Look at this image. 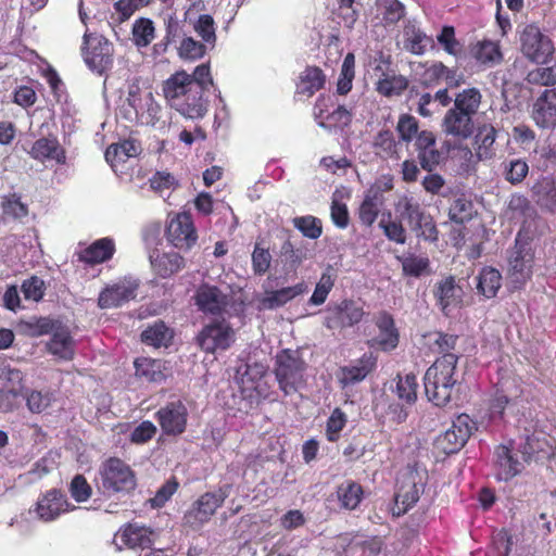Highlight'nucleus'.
Segmentation results:
<instances>
[{"label": "nucleus", "instance_id": "29", "mask_svg": "<svg viewBox=\"0 0 556 556\" xmlns=\"http://www.w3.org/2000/svg\"><path fill=\"white\" fill-rule=\"evenodd\" d=\"M497 130L491 124H483L478 127L472 147L478 161L491 160L495 156Z\"/></svg>", "mask_w": 556, "mask_h": 556}, {"label": "nucleus", "instance_id": "53", "mask_svg": "<svg viewBox=\"0 0 556 556\" xmlns=\"http://www.w3.org/2000/svg\"><path fill=\"white\" fill-rule=\"evenodd\" d=\"M187 80H189L190 84H194L197 86V90L200 91L202 97H204L205 91H208L210 87L214 84L210 64L202 63L195 66L192 74H188Z\"/></svg>", "mask_w": 556, "mask_h": 556}, {"label": "nucleus", "instance_id": "59", "mask_svg": "<svg viewBox=\"0 0 556 556\" xmlns=\"http://www.w3.org/2000/svg\"><path fill=\"white\" fill-rule=\"evenodd\" d=\"M194 31L211 46L216 42L215 22L210 14H201L193 25Z\"/></svg>", "mask_w": 556, "mask_h": 556}, {"label": "nucleus", "instance_id": "15", "mask_svg": "<svg viewBox=\"0 0 556 556\" xmlns=\"http://www.w3.org/2000/svg\"><path fill=\"white\" fill-rule=\"evenodd\" d=\"M475 429L476 422L470 416L459 414L452 421V426L438 438L437 444L447 455L457 453L467 443Z\"/></svg>", "mask_w": 556, "mask_h": 556}, {"label": "nucleus", "instance_id": "28", "mask_svg": "<svg viewBox=\"0 0 556 556\" xmlns=\"http://www.w3.org/2000/svg\"><path fill=\"white\" fill-rule=\"evenodd\" d=\"M327 76L325 72L316 65H307L299 75L295 94L307 98L325 88Z\"/></svg>", "mask_w": 556, "mask_h": 556}, {"label": "nucleus", "instance_id": "64", "mask_svg": "<svg viewBox=\"0 0 556 556\" xmlns=\"http://www.w3.org/2000/svg\"><path fill=\"white\" fill-rule=\"evenodd\" d=\"M178 488L179 482L177 478L173 476L156 491L155 495L150 500L151 506L153 508L163 507L176 493Z\"/></svg>", "mask_w": 556, "mask_h": 556}, {"label": "nucleus", "instance_id": "12", "mask_svg": "<svg viewBox=\"0 0 556 556\" xmlns=\"http://www.w3.org/2000/svg\"><path fill=\"white\" fill-rule=\"evenodd\" d=\"M188 408L181 400L167 402L154 414L161 430L166 437H179L188 426Z\"/></svg>", "mask_w": 556, "mask_h": 556}, {"label": "nucleus", "instance_id": "10", "mask_svg": "<svg viewBox=\"0 0 556 556\" xmlns=\"http://www.w3.org/2000/svg\"><path fill=\"white\" fill-rule=\"evenodd\" d=\"M534 265V252L528 244L516 240L508 258L507 277L515 289H522L531 279Z\"/></svg>", "mask_w": 556, "mask_h": 556}, {"label": "nucleus", "instance_id": "23", "mask_svg": "<svg viewBox=\"0 0 556 556\" xmlns=\"http://www.w3.org/2000/svg\"><path fill=\"white\" fill-rule=\"evenodd\" d=\"M28 154L31 159L42 163L46 161H55L58 164L63 165L66 162V152L60 144L58 138L53 135L37 139L33 143Z\"/></svg>", "mask_w": 556, "mask_h": 556}, {"label": "nucleus", "instance_id": "52", "mask_svg": "<svg viewBox=\"0 0 556 556\" xmlns=\"http://www.w3.org/2000/svg\"><path fill=\"white\" fill-rule=\"evenodd\" d=\"M472 212V202L464 197H460L452 202L448 208V217L452 222L456 224H464L465 222L471 219Z\"/></svg>", "mask_w": 556, "mask_h": 556}, {"label": "nucleus", "instance_id": "51", "mask_svg": "<svg viewBox=\"0 0 556 556\" xmlns=\"http://www.w3.org/2000/svg\"><path fill=\"white\" fill-rule=\"evenodd\" d=\"M418 382L415 374H406L404 377L399 376L396 383V394L399 399L407 404H414L417 400Z\"/></svg>", "mask_w": 556, "mask_h": 556}, {"label": "nucleus", "instance_id": "63", "mask_svg": "<svg viewBox=\"0 0 556 556\" xmlns=\"http://www.w3.org/2000/svg\"><path fill=\"white\" fill-rule=\"evenodd\" d=\"M271 254L269 249L261 247V243L256 242L252 252V268L255 275L262 276L270 267Z\"/></svg>", "mask_w": 556, "mask_h": 556}, {"label": "nucleus", "instance_id": "16", "mask_svg": "<svg viewBox=\"0 0 556 556\" xmlns=\"http://www.w3.org/2000/svg\"><path fill=\"white\" fill-rule=\"evenodd\" d=\"M139 289V281L124 277L116 282L105 286L99 293L98 306L101 309L116 308L135 300Z\"/></svg>", "mask_w": 556, "mask_h": 556}, {"label": "nucleus", "instance_id": "6", "mask_svg": "<svg viewBox=\"0 0 556 556\" xmlns=\"http://www.w3.org/2000/svg\"><path fill=\"white\" fill-rule=\"evenodd\" d=\"M101 488L108 494L129 493L135 490V471L118 457L108 458L100 467Z\"/></svg>", "mask_w": 556, "mask_h": 556}, {"label": "nucleus", "instance_id": "54", "mask_svg": "<svg viewBox=\"0 0 556 556\" xmlns=\"http://www.w3.org/2000/svg\"><path fill=\"white\" fill-rule=\"evenodd\" d=\"M530 85L551 87L556 85V65L536 67L526 76Z\"/></svg>", "mask_w": 556, "mask_h": 556}, {"label": "nucleus", "instance_id": "8", "mask_svg": "<svg viewBox=\"0 0 556 556\" xmlns=\"http://www.w3.org/2000/svg\"><path fill=\"white\" fill-rule=\"evenodd\" d=\"M236 333L225 319L205 325L197 336L199 348L210 354L228 350L235 342Z\"/></svg>", "mask_w": 556, "mask_h": 556}, {"label": "nucleus", "instance_id": "9", "mask_svg": "<svg viewBox=\"0 0 556 556\" xmlns=\"http://www.w3.org/2000/svg\"><path fill=\"white\" fill-rule=\"evenodd\" d=\"M521 52L532 62L544 64L554 53L552 39L534 24L527 25L520 35Z\"/></svg>", "mask_w": 556, "mask_h": 556}, {"label": "nucleus", "instance_id": "21", "mask_svg": "<svg viewBox=\"0 0 556 556\" xmlns=\"http://www.w3.org/2000/svg\"><path fill=\"white\" fill-rule=\"evenodd\" d=\"M375 325L379 333L367 340V345L383 352L395 350L400 342V333L395 327L392 315L386 311L380 312L376 318Z\"/></svg>", "mask_w": 556, "mask_h": 556}, {"label": "nucleus", "instance_id": "49", "mask_svg": "<svg viewBox=\"0 0 556 556\" xmlns=\"http://www.w3.org/2000/svg\"><path fill=\"white\" fill-rule=\"evenodd\" d=\"M503 168L505 180L514 186L521 184L529 173V165L522 159L506 161Z\"/></svg>", "mask_w": 556, "mask_h": 556}, {"label": "nucleus", "instance_id": "60", "mask_svg": "<svg viewBox=\"0 0 556 556\" xmlns=\"http://www.w3.org/2000/svg\"><path fill=\"white\" fill-rule=\"evenodd\" d=\"M1 207L5 215L14 218H23L28 215V207L22 202L21 195L17 193H10L3 197Z\"/></svg>", "mask_w": 556, "mask_h": 556}, {"label": "nucleus", "instance_id": "30", "mask_svg": "<svg viewBox=\"0 0 556 556\" xmlns=\"http://www.w3.org/2000/svg\"><path fill=\"white\" fill-rule=\"evenodd\" d=\"M494 455L500 480L509 481L522 471L523 465L515 456L511 447L501 444L496 446Z\"/></svg>", "mask_w": 556, "mask_h": 556}, {"label": "nucleus", "instance_id": "7", "mask_svg": "<svg viewBox=\"0 0 556 556\" xmlns=\"http://www.w3.org/2000/svg\"><path fill=\"white\" fill-rule=\"evenodd\" d=\"M229 486L219 488L215 492H205L188 509L184 523L192 529H200L208 522L216 510L222 507L229 495Z\"/></svg>", "mask_w": 556, "mask_h": 556}, {"label": "nucleus", "instance_id": "50", "mask_svg": "<svg viewBox=\"0 0 556 556\" xmlns=\"http://www.w3.org/2000/svg\"><path fill=\"white\" fill-rule=\"evenodd\" d=\"M346 422V414L339 407L334 408L326 421L327 440L331 443L338 442Z\"/></svg>", "mask_w": 556, "mask_h": 556}, {"label": "nucleus", "instance_id": "35", "mask_svg": "<svg viewBox=\"0 0 556 556\" xmlns=\"http://www.w3.org/2000/svg\"><path fill=\"white\" fill-rule=\"evenodd\" d=\"M372 149L383 160H400L401 141L395 139L390 129L379 130L372 140Z\"/></svg>", "mask_w": 556, "mask_h": 556}, {"label": "nucleus", "instance_id": "39", "mask_svg": "<svg viewBox=\"0 0 556 556\" xmlns=\"http://www.w3.org/2000/svg\"><path fill=\"white\" fill-rule=\"evenodd\" d=\"M538 205L551 213H556V181L551 177H542L531 188Z\"/></svg>", "mask_w": 556, "mask_h": 556}, {"label": "nucleus", "instance_id": "55", "mask_svg": "<svg viewBox=\"0 0 556 556\" xmlns=\"http://www.w3.org/2000/svg\"><path fill=\"white\" fill-rule=\"evenodd\" d=\"M293 225L304 237L309 239H318L323 233L320 219L312 215L295 217Z\"/></svg>", "mask_w": 556, "mask_h": 556}, {"label": "nucleus", "instance_id": "44", "mask_svg": "<svg viewBox=\"0 0 556 556\" xmlns=\"http://www.w3.org/2000/svg\"><path fill=\"white\" fill-rule=\"evenodd\" d=\"M513 545L511 533L509 530L502 528L493 533L486 549V556H509Z\"/></svg>", "mask_w": 556, "mask_h": 556}, {"label": "nucleus", "instance_id": "33", "mask_svg": "<svg viewBox=\"0 0 556 556\" xmlns=\"http://www.w3.org/2000/svg\"><path fill=\"white\" fill-rule=\"evenodd\" d=\"M115 244L111 238H101L77 253L78 261L88 265L104 263L113 257Z\"/></svg>", "mask_w": 556, "mask_h": 556}, {"label": "nucleus", "instance_id": "57", "mask_svg": "<svg viewBox=\"0 0 556 556\" xmlns=\"http://www.w3.org/2000/svg\"><path fill=\"white\" fill-rule=\"evenodd\" d=\"M380 8L387 25L399 23L406 14L405 5L400 0H381Z\"/></svg>", "mask_w": 556, "mask_h": 556}, {"label": "nucleus", "instance_id": "62", "mask_svg": "<svg viewBox=\"0 0 556 556\" xmlns=\"http://www.w3.org/2000/svg\"><path fill=\"white\" fill-rule=\"evenodd\" d=\"M206 53L204 43L194 40L192 37H186L181 40L178 48V54L185 60H198Z\"/></svg>", "mask_w": 556, "mask_h": 556}, {"label": "nucleus", "instance_id": "45", "mask_svg": "<svg viewBox=\"0 0 556 556\" xmlns=\"http://www.w3.org/2000/svg\"><path fill=\"white\" fill-rule=\"evenodd\" d=\"M395 130L399 140L406 144L415 141L421 130H419V121L412 114L403 113L399 116Z\"/></svg>", "mask_w": 556, "mask_h": 556}, {"label": "nucleus", "instance_id": "38", "mask_svg": "<svg viewBox=\"0 0 556 556\" xmlns=\"http://www.w3.org/2000/svg\"><path fill=\"white\" fill-rule=\"evenodd\" d=\"M142 343L153 348H167L172 344L174 331L163 320H156L140 334Z\"/></svg>", "mask_w": 556, "mask_h": 556}, {"label": "nucleus", "instance_id": "20", "mask_svg": "<svg viewBox=\"0 0 556 556\" xmlns=\"http://www.w3.org/2000/svg\"><path fill=\"white\" fill-rule=\"evenodd\" d=\"M414 149L422 169L432 172L444 160V153L437 146L433 131L424 129L414 141Z\"/></svg>", "mask_w": 556, "mask_h": 556}, {"label": "nucleus", "instance_id": "4", "mask_svg": "<svg viewBox=\"0 0 556 556\" xmlns=\"http://www.w3.org/2000/svg\"><path fill=\"white\" fill-rule=\"evenodd\" d=\"M395 212L417 237L426 241L437 242L439 230L430 213L415 198L403 195L395 203Z\"/></svg>", "mask_w": 556, "mask_h": 556}, {"label": "nucleus", "instance_id": "27", "mask_svg": "<svg viewBox=\"0 0 556 556\" xmlns=\"http://www.w3.org/2000/svg\"><path fill=\"white\" fill-rule=\"evenodd\" d=\"M152 530L138 523H127L116 533V538L128 548H150L153 544Z\"/></svg>", "mask_w": 556, "mask_h": 556}, {"label": "nucleus", "instance_id": "19", "mask_svg": "<svg viewBox=\"0 0 556 556\" xmlns=\"http://www.w3.org/2000/svg\"><path fill=\"white\" fill-rule=\"evenodd\" d=\"M364 315L362 306L353 300L344 299L329 309L324 325L330 330L351 328L359 324Z\"/></svg>", "mask_w": 556, "mask_h": 556}, {"label": "nucleus", "instance_id": "61", "mask_svg": "<svg viewBox=\"0 0 556 556\" xmlns=\"http://www.w3.org/2000/svg\"><path fill=\"white\" fill-rule=\"evenodd\" d=\"M437 40L444 51L451 55L457 56L462 52V45L455 37V28L453 26H443L437 36Z\"/></svg>", "mask_w": 556, "mask_h": 556}, {"label": "nucleus", "instance_id": "11", "mask_svg": "<svg viewBox=\"0 0 556 556\" xmlns=\"http://www.w3.org/2000/svg\"><path fill=\"white\" fill-rule=\"evenodd\" d=\"M165 237L174 248L182 251L190 250L198 241V232L191 214L181 212L169 217Z\"/></svg>", "mask_w": 556, "mask_h": 556}, {"label": "nucleus", "instance_id": "42", "mask_svg": "<svg viewBox=\"0 0 556 556\" xmlns=\"http://www.w3.org/2000/svg\"><path fill=\"white\" fill-rule=\"evenodd\" d=\"M140 148L135 140H123L119 143H113L105 151V160L112 165L115 162H126L129 157L138 155Z\"/></svg>", "mask_w": 556, "mask_h": 556}, {"label": "nucleus", "instance_id": "24", "mask_svg": "<svg viewBox=\"0 0 556 556\" xmlns=\"http://www.w3.org/2000/svg\"><path fill=\"white\" fill-rule=\"evenodd\" d=\"M433 295L441 311L447 315L451 307H456L462 303L463 289L456 283L455 277L450 275L437 282Z\"/></svg>", "mask_w": 556, "mask_h": 556}, {"label": "nucleus", "instance_id": "58", "mask_svg": "<svg viewBox=\"0 0 556 556\" xmlns=\"http://www.w3.org/2000/svg\"><path fill=\"white\" fill-rule=\"evenodd\" d=\"M68 492L72 498L77 503L87 502L92 495V488L85 478L78 473L73 477L68 485Z\"/></svg>", "mask_w": 556, "mask_h": 556}, {"label": "nucleus", "instance_id": "46", "mask_svg": "<svg viewBox=\"0 0 556 556\" xmlns=\"http://www.w3.org/2000/svg\"><path fill=\"white\" fill-rule=\"evenodd\" d=\"M355 78V55L349 52L341 65L340 75L337 81V92L345 96L352 90L353 80Z\"/></svg>", "mask_w": 556, "mask_h": 556}, {"label": "nucleus", "instance_id": "41", "mask_svg": "<svg viewBox=\"0 0 556 556\" xmlns=\"http://www.w3.org/2000/svg\"><path fill=\"white\" fill-rule=\"evenodd\" d=\"M408 87V79L403 75L383 72L376 83V90L384 97L400 96Z\"/></svg>", "mask_w": 556, "mask_h": 556}, {"label": "nucleus", "instance_id": "5", "mask_svg": "<svg viewBox=\"0 0 556 556\" xmlns=\"http://www.w3.org/2000/svg\"><path fill=\"white\" fill-rule=\"evenodd\" d=\"M305 369L306 363L298 351L285 349L276 355L274 374L286 396L298 392L304 383Z\"/></svg>", "mask_w": 556, "mask_h": 556}, {"label": "nucleus", "instance_id": "25", "mask_svg": "<svg viewBox=\"0 0 556 556\" xmlns=\"http://www.w3.org/2000/svg\"><path fill=\"white\" fill-rule=\"evenodd\" d=\"M306 291L307 286L303 281L278 290H265L263 295L258 299V305L261 309H276Z\"/></svg>", "mask_w": 556, "mask_h": 556}, {"label": "nucleus", "instance_id": "36", "mask_svg": "<svg viewBox=\"0 0 556 556\" xmlns=\"http://www.w3.org/2000/svg\"><path fill=\"white\" fill-rule=\"evenodd\" d=\"M364 497L363 486L354 480H344L337 486L336 498L340 508L345 510L356 509Z\"/></svg>", "mask_w": 556, "mask_h": 556}, {"label": "nucleus", "instance_id": "31", "mask_svg": "<svg viewBox=\"0 0 556 556\" xmlns=\"http://www.w3.org/2000/svg\"><path fill=\"white\" fill-rule=\"evenodd\" d=\"M383 205L384 197L380 187L371 186L365 193L364 200L358 208V218L362 225L371 227Z\"/></svg>", "mask_w": 556, "mask_h": 556}, {"label": "nucleus", "instance_id": "18", "mask_svg": "<svg viewBox=\"0 0 556 556\" xmlns=\"http://www.w3.org/2000/svg\"><path fill=\"white\" fill-rule=\"evenodd\" d=\"M74 509L76 506L68 502L61 490L50 489L38 497L33 511L41 521L51 522Z\"/></svg>", "mask_w": 556, "mask_h": 556}, {"label": "nucleus", "instance_id": "22", "mask_svg": "<svg viewBox=\"0 0 556 556\" xmlns=\"http://www.w3.org/2000/svg\"><path fill=\"white\" fill-rule=\"evenodd\" d=\"M532 117L541 128L556 126V88L545 89L533 105Z\"/></svg>", "mask_w": 556, "mask_h": 556}, {"label": "nucleus", "instance_id": "34", "mask_svg": "<svg viewBox=\"0 0 556 556\" xmlns=\"http://www.w3.org/2000/svg\"><path fill=\"white\" fill-rule=\"evenodd\" d=\"M403 37L404 48L416 55L424 54L427 48L433 45L432 38L427 36L414 21L405 23Z\"/></svg>", "mask_w": 556, "mask_h": 556}, {"label": "nucleus", "instance_id": "48", "mask_svg": "<svg viewBox=\"0 0 556 556\" xmlns=\"http://www.w3.org/2000/svg\"><path fill=\"white\" fill-rule=\"evenodd\" d=\"M336 281V275L331 267H328L320 276L308 303L312 305H321L326 302Z\"/></svg>", "mask_w": 556, "mask_h": 556}, {"label": "nucleus", "instance_id": "2", "mask_svg": "<svg viewBox=\"0 0 556 556\" xmlns=\"http://www.w3.org/2000/svg\"><path fill=\"white\" fill-rule=\"evenodd\" d=\"M187 79L188 73L184 70L172 74L162 84L163 96L167 104L186 118H202L207 112V101Z\"/></svg>", "mask_w": 556, "mask_h": 556}, {"label": "nucleus", "instance_id": "26", "mask_svg": "<svg viewBox=\"0 0 556 556\" xmlns=\"http://www.w3.org/2000/svg\"><path fill=\"white\" fill-rule=\"evenodd\" d=\"M153 271L161 278H170L185 268V258L177 252L153 251L150 254Z\"/></svg>", "mask_w": 556, "mask_h": 556}, {"label": "nucleus", "instance_id": "1", "mask_svg": "<svg viewBox=\"0 0 556 556\" xmlns=\"http://www.w3.org/2000/svg\"><path fill=\"white\" fill-rule=\"evenodd\" d=\"M481 101L482 94L475 87L464 89L456 94L453 106L446 111L441 123L443 134L454 143H462L475 134V116Z\"/></svg>", "mask_w": 556, "mask_h": 556}, {"label": "nucleus", "instance_id": "13", "mask_svg": "<svg viewBox=\"0 0 556 556\" xmlns=\"http://www.w3.org/2000/svg\"><path fill=\"white\" fill-rule=\"evenodd\" d=\"M83 56L89 68L102 74L113 62V48L103 36L85 34Z\"/></svg>", "mask_w": 556, "mask_h": 556}, {"label": "nucleus", "instance_id": "32", "mask_svg": "<svg viewBox=\"0 0 556 556\" xmlns=\"http://www.w3.org/2000/svg\"><path fill=\"white\" fill-rule=\"evenodd\" d=\"M195 304L205 314L220 315L227 305L220 290L214 286L202 285L195 293Z\"/></svg>", "mask_w": 556, "mask_h": 556}, {"label": "nucleus", "instance_id": "3", "mask_svg": "<svg viewBox=\"0 0 556 556\" xmlns=\"http://www.w3.org/2000/svg\"><path fill=\"white\" fill-rule=\"evenodd\" d=\"M457 363L456 354L446 353L438 357L426 370L425 393L435 406L443 407L452 400L453 391L458 383Z\"/></svg>", "mask_w": 556, "mask_h": 556}, {"label": "nucleus", "instance_id": "37", "mask_svg": "<svg viewBox=\"0 0 556 556\" xmlns=\"http://www.w3.org/2000/svg\"><path fill=\"white\" fill-rule=\"evenodd\" d=\"M476 280L478 294L486 300L495 298L502 287V274L492 266L482 267Z\"/></svg>", "mask_w": 556, "mask_h": 556}, {"label": "nucleus", "instance_id": "47", "mask_svg": "<svg viewBox=\"0 0 556 556\" xmlns=\"http://www.w3.org/2000/svg\"><path fill=\"white\" fill-rule=\"evenodd\" d=\"M131 33L138 48L148 47L155 37L154 24L150 18L140 17L135 21Z\"/></svg>", "mask_w": 556, "mask_h": 556}, {"label": "nucleus", "instance_id": "17", "mask_svg": "<svg viewBox=\"0 0 556 556\" xmlns=\"http://www.w3.org/2000/svg\"><path fill=\"white\" fill-rule=\"evenodd\" d=\"M377 363V355L372 352H366L349 365L340 366L336 371L338 384L341 389H345L361 383L376 370Z\"/></svg>", "mask_w": 556, "mask_h": 556}, {"label": "nucleus", "instance_id": "43", "mask_svg": "<svg viewBox=\"0 0 556 556\" xmlns=\"http://www.w3.org/2000/svg\"><path fill=\"white\" fill-rule=\"evenodd\" d=\"M160 359L142 357L135 361L136 375L150 382H161L165 379Z\"/></svg>", "mask_w": 556, "mask_h": 556}, {"label": "nucleus", "instance_id": "14", "mask_svg": "<svg viewBox=\"0 0 556 556\" xmlns=\"http://www.w3.org/2000/svg\"><path fill=\"white\" fill-rule=\"evenodd\" d=\"M425 490V477L417 468L408 466L397 478L395 503L402 505V513H406L419 500Z\"/></svg>", "mask_w": 556, "mask_h": 556}, {"label": "nucleus", "instance_id": "40", "mask_svg": "<svg viewBox=\"0 0 556 556\" xmlns=\"http://www.w3.org/2000/svg\"><path fill=\"white\" fill-rule=\"evenodd\" d=\"M47 350L60 359H73L75 352L72 336L64 330L54 332L47 343Z\"/></svg>", "mask_w": 556, "mask_h": 556}, {"label": "nucleus", "instance_id": "56", "mask_svg": "<svg viewBox=\"0 0 556 556\" xmlns=\"http://www.w3.org/2000/svg\"><path fill=\"white\" fill-rule=\"evenodd\" d=\"M21 291L25 300L39 302L45 296L46 283L40 277L34 275L22 282Z\"/></svg>", "mask_w": 556, "mask_h": 556}]
</instances>
